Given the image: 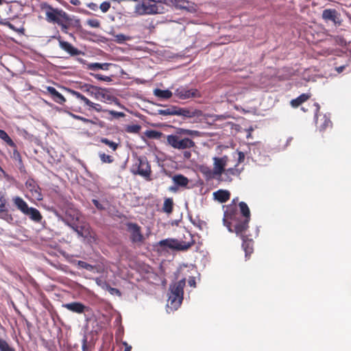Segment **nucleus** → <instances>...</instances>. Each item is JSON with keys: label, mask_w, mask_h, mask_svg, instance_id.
I'll list each match as a JSON object with an SVG mask.
<instances>
[{"label": "nucleus", "mask_w": 351, "mask_h": 351, "mask_svg": "<svg viewBox=\"0 0 351 351\" xmlns=\"http://www.w3.org/2000/svg\"><path fill=\"white\" fill-rule=\"evenodd\" d=\"M42 9L45 12L46 20L49 23L57 24L64 33H67L70 27L80 23L79 19H73L62 9L53 8L47 3L42 4Z\"/></svg>", "instance_id": "f257e3e1"}, {"label": "nucleus", "mask_w": 351, "mask_h": 351, "mask_svg": "<svg viewBox=\"0 0 351 351\" xmlns=\"http://www.w3.org/2000/svg\"><path fill=\"white\" fill-rule=\"evenodd\" d=\"M200 136V132L178 128L175 133L167 136V144L173 149L185 150L195 147V143L191 138Z\"/></svg>", "instance_id": "f03ea898"}, {"label": "nucleus", "mask_w": 351, "mask_h": 351, "mask_svg": "<svg viewBox=\"0 0 351 351\" xmlns=\"http://www.w3.org/2000/svg\"><path fill=\"white\" fill-rule=\"evenodd\" d=\"M186 285V279L176 282L170 285L168 302L171 307L177 309L183 300L184 288Z\"/></svg>", "instance_id": "7ed1b4c3"}, {"label": "nucleus", "mask_w": 351, "mask_h": 351, "mask_svg": "<svg viewBox=\"0 0 351 351\" xmlns=\"http://www.w3.org/2000/svg\"><path fill=\"white\" fill-rule=\"evenodd\" d=\"M12 202L16 208L23 215L29 217L32 221L35 223L41 222L43 216L40 212L36 208L29 207L27 202L22 197L15 196L12 197Z\"/></svg>", "instance_id": "20e7f679"}, {"label": "nucleus", "mask_w": 351, "mask_h": 351, "mask_svg": "<svg viewBox=\"0 0 351 351\" xmlns=\"http://www.w3.org/2000/svg\"><path fill=\"white\" fill-rule=\"evenodd\" d=\"M239 206L241 214L244 219L242 220L241 219V221H238L237 223L232 225L234 230H232L231 228V223H229V225H227L229 231L234 232L236 234H241L247 231L249 228V222L251 217L250 208L245 202H241Z\"/></svg>", "instance_id": "39448f33"}, {"label": "nucleus", "mask_w": 351, "mask_h": 351, "mask_svg": "<svg viewBox=\"0 0 351 351\" xmlns=\"http://www.w3.org/2000/svg\"><path fill=\"white\" fill-rule=\"evenodd\" d=\"M68 226L76 232L79 237L89 241L95 240V234L88 223L85 221L79 223L73 222L68 223Z\"/></svg>", "instance_id": "423d86ee"}, {"label": "nucleus", "mask_w": 351, "mask_h": 351, "mask_svg": "<svg viewBox=\"0 0 351 351\" xmlns=\"http://www.w3.org/2000/svg\"><path fill=\"white\" fill-rule=\"evenodd\" d=\"M108 90L107 88L93 85L92 87H90V90L88 95L97 100L107 104L117 102V99L114 96L108 94Z\"/></svg>", "instance_id": "0eeeda50"}, {"label": "nucleus", "mask_w": 351, "mask_h": 351, "mask_svg": "<svg viewBox=\"0 0 351 351\" xmlns=\"http://www.w3.org/2000/svg\"><path fill=\"white\" fill-rule=\"evenodd\" d=\"M125 226L130 234V241L134 244L141 245L145 241L141 227L136 223L132 222H128Z\"/></svg>", "instance_id": "6e6552de"}, {"label": "nucleus", "mask_w": 351, "mask_h": 351, "mask_svg": "<svg viewBox=\"0 0 351 351\" xmlns=\"http://www.w3.org/2000/svg\"><path fill=\"white\" fill-rule=\"evenodd\" d=\"M189 236L192 238L191 234H189ZM159 243L161 246H167L171 249L185 251L194 244V241L193 239H191V241L188 242L179 241L176 239H165L160 241Z\"/></svg>", "instance_id": "1a4fd4ad"}, {"label": "nucleus", "mask_w": 351, "mask_h": 351, "mask_svg": "<svg viewBox=\"0 0 351 351\" xmlns=\"http://www.w3.org/2000/svg\"><path fill=\"white\" fill-rule=\"evenodd\" d=\"M322 18L326 23L332 22L336 26H340L342 23L341 14L335 9L324 10Z\"/></svg>", "instance_id": "9d476101"}, {"label": "nucleus", "mask_w": 351, "mask_h": 351, "mask_svg": "<svg viewBox=\"0 0 351 351\" xmlns=\"http://www.w3.org/2000/svg\"><path fill=\"white\" fill-rule=\"evenodd\" d=\"M174 95L180 99H188L200 97L199 92L196 88H188L187 86H180L176 89Z\"/></svg>", "instance_id": "9b49d317"}, {"label": "nucleus", "mask_w": 351, "mask_h": 351, "mask_svg": "<svg viewBox=\"0 0 351 351\" xmlns=\"http://www.w3.org/2000/svg\"><path fill=\"white\" fill-rule=\"evenodd\" d=\"M136 173L140 175L147 181L152 180L151 165L145 158H138V166Z\"/></svg>", "instance_id": "f8f14e48"}, {"label": "nucleus", "mask_w": 351, "mask_h": 351, "mask_svg": "<svg viewBox=\"0 0 351 351\" xmlns=\"http://www.w3.org/2000/svg\"><path fill=\"white\" fill-rule=\"evenodd\" d=\"M55 38L58 40L60 49L64 50L71 56H75L80 54H84V52L79 50L77 48L75 47L69 42L63 40L60 36H56Z\"/></svg>", "instance_id": "ddd939ff"}, {"label": "nucleus", "mask_w": 351, "mask_h": 351, "mask_svg": "<svg viewBox=\"0 0 351 351\" xmlns=\"http://www.w3.org/2000/svg\"><path fill=\"white\" fill-rule=\"evenodd\" d=\"M228 160V158L227 156H223L222 157H214L213 158V170L214 173L217 174V176L220 178L223 175V173L225 172V169L227 165V162Z\"/></svg>", "instance_id": "4468645a"}, {"label": "nucleus", "mask_w": 351, "mask_h": 351, "mask_svg": "<svg viewBox=\"0 0 351 351\" xmlns=\"http://www.w3.org/2000/svg\"><path fill=\"white\" fill-rule=\"evenodd\" d=\"M25 185L27 189L31 192L34 198L37 200H41L43 199L40 189L33 179H28L26 181Z\"/></svg>", "instance_id": "2eb2a0df"}, {"label": "nucleus", "mask_w": 351, "mask_h": 351, "mask_svg": "<svg viewBox=\"0 0 351 351\" xmlns=\"http://www.w3.org/2000/svg\"><path fill=\"white\" fill-rule=\"evenodd\" d=\"M44 94H48L53 101L59 104H63L66 101L65 97L60 93L54 87L46 86Z\"/></svg>", "instance_id": "dca6fc26"}, {"label": "nucleus", "mask_w": 351, "mask_h": 351, "mask_svg": "<svg viewBox=\"0 0 351 351\" xmlns=\"http://www.w3.org/2000/svg\"><path fill=\"white\" fill-rule=\"evenodd\" d=\"M62 306L71 312L78 314L84 313L88 308V306L79 302L64 304Z\"/></svg>", "instance_id": "f3484780"}, {"label": "nucleus", "mask_w": 351, "mask_h": 351, "mask_svg": "<svg viewBox=\"0 0 351 351\" xmlns=\"http://www.w3.org/2000/svg\"><path fill=\"white\" fill-rule=\"evenodd\" d=\"M245 232L241 234H236L237 236H239L241 239L243 240L242 247L245 253V257L247 258L252 254L253 252V240L247 238L246 235L244 234Z\"/></svg>", "instance_id": "a211bd4d"}, {"label": "nucleus", "mask_w": 351, "mask_h": 351, "mask_svg": "<svg viewBox=\"0 0 351 351\" xmlns=\"http://www.w3.org/2000/svg\"><path fill=\"white\" fill-rule=\"evenodd\" d=\"M225 217L228 219H230L234 224L238 221H241L239 214L237 211L236 206H229L225 212Z\"/></svg>", "instance_id": "6ab92c4d"}, {"label": "nucleus", "mask_w": 351, "mask_h": 351, "mask_svg": "<svg viewBox=\"0 0 351 351\" xmlns=\"http://www.w3.org/2000/svg\"><path fill=\"white\" fill-rule=\"evenodd\" d=\"M177 115L183 116L187 118H193L202 115V111L199 110H191L186 108H177Z\"/></svg>", "instance_id": "aec40b11"}, {"label": "nucleus", "mask_w": 351, "mask_h": 351, "mask_svg": "<svg viewBox=\"0 0 351 351\" xmlns=\"http://www.w3.org/2000/svg\"><path fill=\"white\" fill-rule=\"evenodd\" d=\"M215 199L221 203L226 202L230 197V193L227 190L219 189L213 193Z\"/></svg>", "instance_id": "412c9836"}, {"label": "nucleus", "mask_w": 351, "mask_h": 351, "mask_svg": "<svg viewBox=\"0 0 351 351\" xmlns=\"http://www.w3.org/2000/svg\"><path fill=\"white\" fill-rule=\"evenodd\" d=\"M311 97V94L309 93H303L298 96L297 98L293 99L291 101L290 104L293 108H298L302 104L304 103L307 100H308Z\"/></svg>", "instance_id": "4be33fe9"}, {"label": "nucleus", "mask_w": 351, "mask_h": 351, "mask_svg": "<svg viewBox=\"0 0 351 351\" xmlns=\"http://www.w3.org/2000/svg\"><path fill=\"white\" fill-rule=\"evenodd\" d=\"M172 180L178 187H186L189 183V179L182 174L174 175L172 177Z\"/></svg>", "instance_id": "5701e85b"}, {"label": "nucleus", "mask_w": 351, "mask_h": 351, "mask_svg": "<svg viewBox=\"0 0 351 351\" xmlns=\"http://www.w3.org/2000/svg\"><path fill=\"white\" fill-rule=\"evenodd\" d=\"M200 171L206 180H211L215 178L220 180L217 174L214 173V170L208 167H202Z\"/></svg>", "instance_id": "b1692460"}, {"label": "nucleus", "mask_w": 351, "mask_h": 351, "mask_svg": "<svg viewBox=\"0 0 351 351\" xmlns=\"http://www.w3.org/2000/svg\"><path fill=\"white\" fill-rule=\"evenodd\" d=\"M86 102L85 106L88 107V110H95L97 112H106V111H108V109L104 108L101 104L93 102L90 99L86 101Z\"/></svg>", "instance_id": "393cba45"}, {"label": "nucleus", "mask_w": 351, "mask_h": 351, "mask_svg": "<svg viewBox=\"0 0 351 351\" xmlns=\"http://www.w3.org/2000/svg\"><path fill=\"white\" fill-rule=\"evenodd\" d=\"M239 173V172L236 168L225 169V172L223 173L225 178H220V180L230 182L232 180V176H237Z\"/></svg>", "instance_id": "a878e982"}, {"label": "nucleus", "mask_w": 351, "mask_h": 351, "mask_svg": "<svg viewBox=\"0 0 351 351\" xmlns=\"http://www.w3.org/2000/svg\"><path fill=\"white\" fill-rule=\"evenodd\" d=\"M351 64V60L348 58H346V60L344 62V64H339L337 61L335 62V69L338 73H341L346 71L348 68H349V70L351 69L350 67Z\"/></svg>", "instance_id": "bb28decb"}, {"label": "nucleus", "mask_w": 351, "mask_h": 351, "mask_svg": "<svg viewBox=\"0 0 351 351\" xmlns=\"http://www.w3.org/2000/svg\"><path fill=\"white\" fill-rule=\"evenodd\" d=\"M154 94L159 98L165 99L171 98L173 95L172 92L169 90H161L160 88H156L154 90Z\"/></svg>", "instance_id": "cd10ccee"}, {"label": "nucleus", "mask_w": 351, "mask_h": 351, "mask_svg": "<svg viewBox=\"0 0 351 351\" xmlns=\"http://www.w3.org/2000/svg\"><path fill=\"white\" fill-rule=\"evenodd\" d=\"M170 3L177 8L189 9L190 2L188 0H169Z\"/></svg>", "instance_id": "c85d7f7f"}, {"label": "nucleus", "mask_w": 351, "mask_h": 351, "mask_svg": "<svg viewBox=\"0 0 351 351\" xmlns=\"http://www.w3.org/2000/svg\"><path fill=\"white\" fill-rule=\"evenodd\" d=\"M110 64L109 63H90L88 64V69L89 70L95 71L98 69L108 70Z\"/></svg>", "instance_id": "c756f323"}, {"label": "nucleus", "mask_w": 351, "mask_h": 351, "mask_svg": "<svg viewBox=\"0 0 351 351\" xmlns=\"http://www.w3.org/2000/svg\"><path fill=\"white\" fill-rule=\"evenodd\" d=\"M0 138L4 141L9 146L16 148L15 143L12 140L9 135L3 130L0 129Z\"/></svg>", "instance_id": "7c9ffc66"}, {"label": "nucleus", "mask_w": 351, "mask_h": 351, "mask_svg": "<svg viewBox=\"0 0 351 351\" xmlns=\"http://www.w3.org/2000/svg\"><path fill=\"white\" fill-rule=\"evenodd\" d=\"M0 24L8 27L9 29L17 33L23 34L25 31V28L23 26L20 27H16L13 24H12L10 22L6 20L1 21Z\"/></svg>", "instance_id": "2f4dec72"}, {"label": "nucleus", "mask_w": 351, "mask_h": 351, "mask_svg": "<svg viewBox=\"0 0 351 351\" xmlns=\"http://www.w3.org/2000/svg\"><path fill=\"white\" fill-rule=\"evenodd\" d=\"M177 108L176 106H171L166 109H161L158 110V114L163 116L177 115Z\"/></svg>", "instance_id": "473e14b6"}, {"label": "nucleus", "mask_w": 351, "mask_h": 351, "mask_svg": "<svg viewBox=\"0 0 351 351\" xmlns=\"http://www.w3.org/2000/svg\"><path fill=\"white\" fill-rule=\"evenodd\" d=\"M141 130V126L138 124L127 125L125 131L130 134H138Z\"/></svg>", "instance_id": "72a5a7b5"}, {"label": "nucleus", "mask_w": 351, "mask_h": 351, "mask_svg": "<svg viewBox=\"0 0 351 351\" xmlns=\"http://www.w3.org/2000/svg\"><path fill=\"white\" fill-rule=\"evenodd\" d=\"M173 202L171 198L165 200L162 209L167 213H171L173 211Z\"/></svg>", "instance_id": "f704fd0d"}, {"label": "nucleus", "mask_w": 351, "mask_h": 351, "mask_svg": "<svg viewBox=\"0 0 351 351\" xmlns=\"http://www.w3.org/2000/svg\"><path fill=\"white\" fill-rule=\"evenodd\" d=\"M145 135L149 138L159 139L162 136V133L156 130H149L145 131Z\"/></svg>", "instance_id": "c9c22d12"}, {"label": "nucleus", "mask_w": 351, "mask_h": 351, "mask_svg": "<svg viewBox=\"0 0 351 351\" xmlns=\"http://www.w3.org/2000/svg\"><path fill=\"white\" fill-rule=\"evenodd\" d=\"M100 142L108 145L112 149V152H115L119 147L118 143H117L114 141H110L107 138H101L100 139Z\"/></svg>", "instance_id": "e433bc0d"}, {"label": "nucleus", "mask_w": 351, "mask_h": 351, "mask_svg": "<svg viewBox=\"0 0 351 351\" xmlns=\"http://www.w3.org/2000/svg\"><path fill=\"white\" fill-rule=\"evenodd\" d=\"M99 157L103 163H112L114 162L113 156L108 155L104 152H99Z\"/></svg>", "instance_id": "4c0bfd02"}, {"label": "nucleus", "mask_w": 351, "mask_h": 351, "mask_svg": "<svg viewBox=\"0 0 351 351\" xmlns=\"http://www.w3.org/2000/svg\"><path fill=\"white\" fill-rule=\"evenodd\" d=\"M93 347V343L88 341L86 337H84L82 342V351H91Z\"/></svg>", "instance_id": "58836bf2"}, {"label": "nucleus", "mask_w": 351, "mask_h": 351, "mask_svg": "<svg viewBox=\"0 0 351 351\" xmlns=\"http://www.w3.org/2000/svg\"><path fill=\"white\" fill-rule=\"evenodd\" d=\"M70 92L73 96L82 101L84 103V106H85L86 104L87 103L86 101H88L89 99L76 90H70Z\"/></svg>", "instance_id": "ea45409f"}, {"label": "nucleus", "mask_w": 351, "mask_h": 351, "mask_svg": "<svg viewBox=\"0 0 351 351\" xmlns=\"http://www.w3.org/2000/svg\"><path fill=\"white\" fill-rule=\"evenodd\" d=\"M0 350L1 351H15L6 341L0 339Z\"/></svg>", "instance_id": "a19ab883"}, {"label": "nucleus", "mask_w": 351, "mask_h": 351, "mask_svg": "<svg viewBox=\"0 0 351 351\" xmlns=\"http://www.w3.org/2000/svg\"><path fill=\"white\" fill-rule=\"evenodd\" d=\"M77 265L81 267V268H83V269H85L88 271H93V269H94V266H93L92 265L90 264H88V263L86 262H84V261H79L77 262Z\"/></svg>", "instance_id": "79ce46f5"}, {"label": "nucleus", "mask_w": 351, "mask_h": 351, "mask_svg": "<svg viewBox=\"0 0 351 351\" xmlns=\"http://www.w3.org/2000/svg\"><path fill=\"white\" fill-rule=\"evenodd\" d=\"M106 112L112 115L113 117V118H114V119H119L121 117H124L125 116L124 112H117V111L112 110H108V111H106Z\"/></svg>", "instance_id": "37998d69"}, {"label": "nucleus", "mask_w": 351, "mask_h": 351, "mask_svg": "<svg viewBox=\"0 0 351 351\" xmlns=\"http://www.w3.org/2000/svg\"><path fill=\"white\" fill-rule=\"evenodd\" d=\"M91 75H93L95 79L104 81V82H110L112 79L109 76L103 75L101 74H97V73H91Z\"/></svg>", "instance_id": "c03bdc74"}, {"label": "nucleus", "mask_w": 351, "mask_h": 351, "mask_svg": "<svg viewBox=\"0 0 351 351\" xmlns=\"http://www.w3.org/2000/svg\"><path fill=\"white\" fill-rule=\"evenodd\" d=\"M86 23L91 27L98 28L100 26V22L97 19H88Z\"/></svg>", "instance_id": "a18cd8bd"}, {"label": "nucleus", "mask_w": 351, "mask_h": 351, "mask_svg": "<svg viewBox=\"0 0 351 351\" xmlns=\"http://www.w3.org/2000/svg\"><path fill=\"white\" fill-rule=\"evenodd\" d=\"M99 8L102 12L106 13L110 8V3L108 1H104L100 4Z\"/></svg>", "instance_id": "49530a36"}, {"label": "nucleus", "mask_w": 351, "mask_h": 351, "mask_svg": "<svg viewBox=\"0 0 351 351\" xmlns=\"http://www.w3.org/2000/svg\"><path fill=\"white\" fill-rule=\"evenodd\" d=\"M6 199L0 193V213L5 210Z\"/></svg>", "instance_id": "de8ad7c7"}, {"label": "nucleus", "mask_w": 351, "mask_h": 351, "mask_svg": "<svg viewBox=\"0 0 351 351\" xmlns=\"http://www.w3.org/2000/svg\"><path fill=\"white\" fill-rule=\"evenodd\" d=\"M92 202L95 205V206L99 210H104L106 208L101 204L97 199H93L92 200Z\"/></svg>", "instance_id": "09e8293b"}, {"label": "nucleus", "mask_w": 351, "mask_h": 351, "mask_svg": "<svg viewBox=\"0 0 351 351\" xmlns=\"http://www.w3.org/2000/svg\"><path fill=\"white\" fill-rule=\"evenodd\" d=\"M92 86L93 85L90 84H84L80 86V88L81 89V90L88 94Z\"/></svg>", "instance_id": "8fccbe9b"}, {"label": "nucleus", "mask_w": 351, "mask_h": 351, "mask_svg": "<svg viewBox=\"0 0 351 351\" xmlns=\"http://www.w3.org/2000/svg\"><path fill=\"white\" fill-rule=\"evenodd\" d=\"M116 41L118 43H123L127 40L126 36L124 34H119L115 36Z\"/></svg>", "instance_id": "3c124183"}, {"label": "nucleus", "mask_w": 351, "mask_h": 351, "mask_svg": "<svg viewBox=\"0 0 351 351\" xmlns=\"http://www.w3.org/2000/svg\"><path fill=\"white\" fill-rule=\"evenodd\" d=\"M238 164L242 163L245 160V154L242 152H237Z\"/></svg>", "instance_id": "603ef678"}, {"label": "nucleus", "mask_w": 351, "mask_h": 351, "mask_svg": "<svg viewBox=\"0 0 351 351\" xmlns=\"http://www.w3.org/2000/svg\"><path fill=\"white\" fill-rule=\"evenodd\" d=\"M86 6H87L89 9H90L91 10H93V11H96V10H97V9H98V5H97V4H96V3H93V2L89 3H87V4H86Z\"/></svg>", "instance_id": "864d4df0"}, {"label": "nucleus", "mask_w": 351, "mask_h": 351, "mask_svg": "<svg viewBox=\"0 0 351 351\" xmlns=\"http://www.w3.org/2000/svg\"><path fill=\"white\" fill-rule=\"evenodd\" d=\"M108 291L111 294H116L117 295H121L120 291L117 288H112V287H110L108 289Z\"/></svg>", "instance_id": "5fc2aeb1"}, {"label": "nucleus", "mask_w": 351, "mask_h": 351, "mask_svg": "<svg viewBox=\"0 0 351 351\" xmlns=\"http://www.w3.org/2000/svg\"><path fill=\"white\" fill-rule=\"evenodd\" d=\"M13 158L15 159V160H19L20 162H21V154L20 153L16 150V149H14L13 151Z\"/></svg>", "instance_id": "6e6d98bb"}, {"label": "nucleus", "mask_w": 351, "mask_h": 351, "mask_svg": "<svg viewBox=\"0 0 351 351\" xmlns=\"http://www.w3.org/2000/svg\"><path fill=\"white\" fill-rule=\"evenodd\" d=\"M183 156L185 159H187V160L190 159L191 157V151L185 149V151L183 152Z\"/></svg>", "instance_id": "4d7b16f0"}, {"label": "nucleus", "mask_w": 351, "mask_h": 351, "mask_svg": "<svg viewBox=\"0 0 351 351\" xmlns=\"http://www.w3.org/2000/svg\"><path fill=\"white\" fill-rule=\"evenodd\" d=\"M75 117L78 119V120H80L82 121H83L84 123H89L90 122V121L85 117H80V116H75Z\"/></svg>", "instance_id": "13d9d810"}, {"label": "nucleus", "mask_w": 351, "mask_h": 351, "mask_svg": "<svg viewBox=\"0 0 351 351\" xmlns=\"http://www.w3.org/2000/svg\"><path fill=\"white\" fill-rule=\"evenodd\" d=\"M188 282L190 286L195 287V278L192 277V278H189Z\"/></svg>", "instance_id": "bf43d9fd"}, {"label": "nucleus", "mask_w": 351, "mask_h": 351, "mask_svg": "<svg viewBox=\"0 0 351 351\" xmlns=\"http://www.w3.org/2000/svg\"><path fill=\"white\" fill-rule=\"evenodd\" d=\"M123 344L125 346V350L124 351H131L132 346L128 345V343L123 342Z\"/></svg>", "instance_id": "052dcab7"}, {"label": "nucleus", "mask_w": 351, "mask_h": 351, "mask_svg": "<svg viewBox=\"0 0 351 351\" xmlns=\"http://www.w3.org/2000/svg\"><path fill=\"white\" fill-rule=\"evenodd\" d=\"M70 3L74 5H79L81 3L80 0H70Z\"/></svg>", "instance_id": "680f3d73"}, {"label": "nucleus", "mask_w": 351, "mask_h": 351, "mask_svg": "<svg viewBox=\"0 0 351 351\" xmlns=\"http://www.w3.org/2000/svg\"><path fill=\"white\" fill-rule=\"evenodd\" d=\"M315 106H316V112L315 113V117L317 119L318 112H319L320 106L318 104H315Z\"/></svg>", "instance_id": "e2e57ef3"}, {"label": "nucleus", "mask_w": 351, "mask_h": 351, "mask_svg": "<svg viewBox=\"0 0 351 351\" xmlns=\"http://www.w3.org/2000/svg\"><path fill=\"white\" fill-rule=\"evenodd\" d=\"M178 186L175 184V186H171L169 187V190L171 192H176L178 191Z\"/></svg>", "instance_id": "0e129e2a"}, {"label": "nucleus", "mask_w": 351, "mask_h": 351, "mask_svg": "<svg viewBox=\"0 0 351 351\" xmlns=\"http://www.w3.org/2000/svg\"><path fill=\"white\" fill-rule=\"evenodd\" d=\"M330 123H331L330 121L328 119H325L323 128H326Z\"/></svg>", "instance_id": "69168bd1"}, {"label": "nucleus", "mask_w": 351, "mask_h": 351, "mask_svg": "<svg viewBox=\"0 0 351 351\" xmlns=\"http://www.w3.org/2000/svg\"><path fill=\"white\" fill-rule=\"evenodd\" d=\"M339 43L343 45L344 44H346V40L343 38H339Z\"/></svg>", "instance_id": "338daca9"}, {"label": "nucleus", "mask_w": 351, "mask_h": 351, "mask_svg": "<svg viewBox=\"0 0 351 351\" xmlns=\"http://www.w3.org/2000/svg\"><path fill=\"white\" fill-rule=\"evenodd\" d=\"M250 136H251V134L249 133L248 135L247 136V138H249Z\"/></svg>", "instance_id": "774afa93"}]
</instances>
